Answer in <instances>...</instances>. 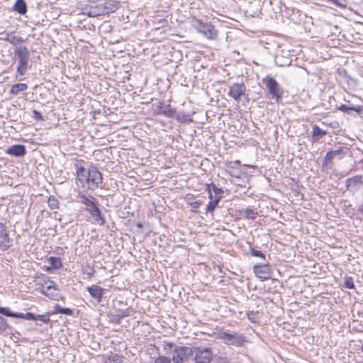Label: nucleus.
Masks as SVG:
<instances>
[{"mask_svg":"<svg viewBox=\"0 0 363 363\" xmlns=\"http://www.w3.org/2000/svg\"><path fill=\"white\" fill-rule=\"evenodd\" d=\"M86 290L89 293L90 296L98 303H100L102 301L103 295L105 291L104 289L99 286L93 284L90 286H87Z\"/></svg>","mask_w":363,"mask_h":363,"instance_id":"obj_14","label":"nucleus"},{"mask_svg":"<svg viewBox=\"0 0 363 363\" xmlns=\"http://www.w3.org/2000/svg\"><path fill=\"white\" fill-rule=\"evenodd\" d=\"M35 320H40L44 323H48L50 322V318L48 314L45 315H35Z\"/></svg>","mask_w":363,"mask_h":363,"instance_id":"obj_39","label":"nucleus"},{"mask_svg":"<svg viewBox=\"0 0 363 363\" xmlns=\"http://www.w3.org/2000/svg\"><path fill=\"white\" fill-rule=\"evenodd\" d=\"M133 309L131 308H127L125 309H120L117 311V313L113 315V322L119 324L122 318L128 317L131 315Z\"/></svg>","mask_w":363,"mask_h":363,"instance_id":"obj_19","label":"nucleus"},{"mask_svg":"<svg viewBox=\"0 0 363 363\" xmlns=\"http://www.w3.org/2000/svg\"><path fill=\"white\" fill-rule=\"evenodd\" d=\"M337 109L349 113L350 111H354L357 112L358 114H360L363 112V106H347L346 104H341L340 106L337 107Z\"/></svg>","mask_w":363,"mask_h":363,"instance_id":"obj_20","label":"nucleus"},{"mask_svg":"<svg viewBox=\"0 0 363 363\" xmlns=\"http://www.w3.org/2000/svg\"><path fill=\"white\" fill-rule=\"evenodd\" d=\"M54 314H63L67 315H72L73 310L69 308H63L59 304H55L54 306Z\"/></svg>","mask_w":363,"mask_h":363,"instance_id":"obj_26","label":"nucleus"},{"mask_svg":"<svg viewBox=\"0 0 363 363\" xmlns=\"http://www.w3.org/2000/svg\"><path fill=\"white\" fill-rule=\"evenodd\" d=\"M82 272L84 274L87 276L88 279H91L95 273V269H94L93 267L87 264L86 267L83 268Z\"/></svg>","mask_w":363,"mask_h":363,"instance_id":"obj_36","label":"nucleus"},{"mask_svg":"<svg viewBox=\"0 0 363 363\" xmlns=\"http://www.w3.org/2000/svg\"><path fill=\"white\" fill-rule=\"evenodd\" d=\"M57 291V285L56 284L50 279L48 277H44L43 284L39 288V291L41 294H45V292H48V291Z\"/></svg>","mask_w":363,"mask_h":363,"instance_id":"obj_18","label":"nucleus"},{"mask_svg":"<svg viewBox=\"0 0 363 363\" xmlns=\"http://www.w3.org/2000/svg\"><path fill=\"white\" fill-rule=\"evenodd\" d=\"M14 318L25 319V313L16 312Z\"/></svg>","mask_w":363,"mask_h":363,"instance_id":"obj_47","label":"nucleus"},{"mask_svg":"<svg viewBox=\"0 0 363 363\" xmlns=\"http://www.w3.org/2000/svg\"><path fill=\"white\" fill-rule=\"evenodd\" d=\"M201 204V201H195L189 203V205L191 206V207L192 208V211L195 212V213L197 212Z\"/></svg>","mask_w":363,"mask_h":363,"instance_id":"obj_43","label":"nucleus"},{"mask_svg":"<svg viewBox=\"0 0 363 363\" xmlns=\"http://www.w3.org/2000/svg\"><path fill=\"white\" fill-rule=\"evenodd\" d=\"M30 54L26 46H18L14 49V57L18 61L16 67V72L23 76L26 74L27 70L30 67L29 65Z\"/></svg>","mask_w":363,"mask_h":363,"instance_id":"obj_3","label":"nucleus"},{"mask_svg":"<svg viewBox=\"0 0 363 363\" xmlns=\"http://www.w3.org/2000/svg\"><path fill=\"white\" fill-rule=\"evenodd\" d=\"M345 287L348 289H353L354 288V284L352 277H347V276H346L345 277Z\"/></svg>","mask_w":363,"mask_h":363,"instance_id":"obj_38","label":"nucleus"},{"mask_svg":"<svg viewBox=\"0 0 363 363\" xmlns=\"http://www.w3.org/2000/svg\"><path fill=\"white\" fill-rule=\"evenodd\" d=\"M167 353L169 351L172 352V359L174 363H192L194 356V347H179L173 342H167L164 347Z\"/></svg>","mask_w":363,"mask_h":363,"instance_id":"obj_1","label":"nucleus"},{"mask_svg":"<svg viewBox=\"0 0 363 363\" xmlns=\"http://www.w3.org/2000/svg\"><path fill=\"white\" fill-rule=\"evenodd\" d=\"M86 184L90 190L99 188L103 182L102 174L95 167H91L87 170Z\"/></svg>","mask_w":363,"mask_h":363,"instance_id":"obj_7","label":"nucleus"},{"mask_svg":"<svg viewBox=\"0 0 363 363\" xmlns=\"http://www.w3.org/2000/svg\"><path fill=\"white\" fill-rule=\"evenodd\" d=\"M16 312H13L8 307H0V314L14 318Z\"/></svg>","mask_w":363,"mask_h":363,"instance_id":"obj_37","label":"nucleus"},{"mask_svg":"<svg viewBox=\"0 0 363 363\" xmlns=\"http://www.w3.org/2000/svg\"><path fill=\"white\" fill-rule=\"evenodd\" d=\"M174 118L180 123H191L193 121L190 118V115L184 111H179L178 113L175 111Z\"/></svg>","mask_w":363,"mask_h":363,"instance_id":"obj_24","label":"nucleus"},{"mask_svg":"<svg viewBox=\"0 0 363 363\" xmlns=\"http://www.w3.org/2000/svg\"><path fill=\"white\" fill-rule=\"evenodd\" d=\"M100 13H94V16H97V15H99Z\"/></svg>","mask_w":363,"mask_h":363,"instance_id":"obj_50","label":"nucleus"},{"mask_svg":"<svg viewBox=\"0 0 363 363\" xmlns=\"http://www.w3.org/2000/svg\"><path fill=\"white\" fill-rule=\"evenodd\" d=\"M9 325L6 323V320L1 315H0V333L6 331Z\"/></svg>","mask_w":363,"mask_h":363,"instance_id":"obj_41","label":"nucleus"},{"mask_svg":"<svg viewBox=\"0 0 363 363\" xmlns=\"http://www.w3.org/2000/svg\"><path fill=\"white\" fill-rule=\"evenodd\" d=\"M361 351L363 352V345L361 347Z\"/></svg>","mask_w":363,"mask_h":363,"instance_id":"obj_49","label":"nucleus"},{"mask_svg":"<svg viewBox=\"0 0 363 363\" xmlns=\"http://www.w3.org/2000/svg\"><path fill=\"white\" fill-rule=\"evenodd\" d=\"M155 363H171V359L165 356H160L155 360Z\"/></svg>","mask_w":363,"mask_h":363,"instance_id":"obj_42","label":"nucleus"},{"mask_svg":"<svg viewBox=\"0 0 363 363\" xmlns=\"http://www.w3.org/2000/svg\"><path fill=\"white\" fill-rule=\"evenodd\" d=\"M194 27L199 33L209 40H215L217 38L218 30L211 23H203L196 21L194 23Z\"/></svg>","mask_w":363,"mask_h":363,"instance_id":"obj_6","label":"nucleus"},{"mask_svg":"<svg viewBox=\"0 0 363 363\" xmlns=\"http://www.w3.org/2000/svg\"><path fill=\"white\" fill-rule=\"evenodd\" d=\"M2 37L1 39L7 41L11 45L18 47L17 45L24 42V39L22 37L15 35L13 32L10 33H1Z\"/></svg>","mask_w":363,"mask_h":363,"instance_id":"obj_16","label":"nucleus"},{"mask_svg":"<svg viewBox=\"0 0 363 363\" xmlns=\"http://www.w3.org/2000/svg\"><path fill=\"white\" fill-rule=\"evenodd\" d=\"M25 320H35V314L30 312L25 313Z\"/></svg>","mask_w":363,"mask_h":363,"instance_id":"obj_46","label":"nucleus"},{"mask_svg":"<svg viewBox=\"0 0 363 363\" xmlns=\"http://www.w3.org/2000/svg\"><path fill=\"white\" fill-rule=\"evenodd\" d=\"M101 7V12L104 14L115 12L118 8V2L113 0H104L99 4Z\"/></svg>","mask_w":363,"mask_h":363,"instance_id":"obj_13","label":"nucleus"},{"mask_svg":"<svg viewBox=\"0 0 363 363\" xmlns=\"http://www.w3.org/2000/svg\"><path fill=\"white\" fill-rule=\"evenodd\" d=\"M218 338L225 345L237 347L243 346L247 342L246 337L244 335L230 330L219 333Z\"/></svg>","mask_w":363,"mask_h":363,"instance_id":"obj_4","label":"nucleus"},{"mask_svg":"<svg viewBox=\"0 0 363 363\" xmlns=\"http://www.w3.org/2000/svg\"><path fill=\"white\" fill-rule=\"evenodd\" d=\"M208 193L209 201H213V199H216V196L214 194H213L212 192L208 191Z\"/></svg>","mask_w":363,"mask_h":363,"instance_id":"obj_48","label":"nucleus"},{"mask_svg":"<svg viewBox=\"0 0 363 363\" xmlns=\"http://www.w3.org/2000/svg\"><path fill=\"white\" fill-rule=\"evenodd\" d=\"M87 170L82 166H77V175L81 183L86 182L87 179Z\"/></svg>","mask_w":363,"mask_h":363,"instance_id":"obj_29","label":"nucleus"},{"mask_svg":"<svg viewBox=\"0 0 363 363\" xmlns=\"http://www.w3.org/2000/svg\"><path fill=\"white\" fill-rule=\"evenodd\" d=\"M240 215L248 219H255L257 215V212L251 208H246L240 211Z\"/></svg>","mask_w":363,"mask_h":363,"instance_id":"obj_28","label":"nucleus"},{"mask_svg":"<svg viewBox=\"0 0 363 363\" xmlns=\"http://www.w3.org/2000/svg\"><path fill=\"white\" fill-rule=\"evenodd\" d=\"M157 115L164 116L167 118H173L175 116V108H172L169 104L159 102L155 109Z\"/></svg>","mask_w":363,"mask_h":363,"instance_id":"obj_11","label":"nucleus"},{"mask_svg":"<svg viewBox=\"0 0 363 363\" xmlns=\"http://www.w3.org/2000/svg\"><path fill=\"white\" fill-rule=\"evenodd\" d=\"M328 1L341 9H345L347 6L346 4L340 3L338 0H328Z\"/></svg>","mask_w":363,"mask_h":363,"instance_id":"obj_45","label":"nucleus"},{"mask_svg":"<svg viewBox=\"0 0 363 363\" xmlns=\"http://www.w3.org/2000/svg\"><path fill=\"white\" fill-rule=\"evenodd\" d=\"M79 201L85 206V210L89 213L96 222L99 225H104V218L99 208L97 199L91 195L86 196L79 194L77 196Z\"/></svg>","mask_w":363,"mask_h":363,"instance_id":"obj_2","label":"nucleus"},{"mask_svg":"<svg viewBox=\"0 0 363 363\" xmlns=\"http://www.w3.org/2000/svg\"><path fill=\"white\" fill-rule=\"evenodd\" d=\"M12 245V239H11L7 233L6 227L2 223H0V249L6 250Z\"/></svg>","mask_w":363,"mask_h":363,"instance_id":"obj_12","label":"nucleus"},{"mask_svg":"<svg viewBox=\"0 0 363 363\" xmlns=\"http://www.w3.org/2000/svg\"><path fill=\"white\" fill-rule=\"evenodd\" d=\"M206 190L207 191L212 192L213 194L216 196V198L222 199L223 197V190L220 188H218L213 183L207 184Z\"/></svg>","mask_w":363,"mask_h":363,"instance_id":"obj_23","label":"nucleus"},{"mask_svg":"<svg viewBox=\"0 0 363 363\" xmlns=\"http://www.w3.org/2000/svg\"><path fill=\"white\" fill-rule=\"evenodd\" d=\"M332 152L335 157H337L338 160H341L348 154L349 148L344 146H339L336 150H332Z\"/></svg>","mask_w":363,"mask_h":363,"instance_id":"obj_25","label":"nucleus"},{"mask_svg":"<svg viewBox=\"0 0 363 363\" xmlns=\"http://www.w3.org/2000/svg\"><path fill=\"white\" fill-rule=\"evenodd\" d=\"M33 118L38 121L43 120L41 113L35 109L33 111Z\"/></svg>","mask_w":363,"mask_h":363,"instance_id":"obj_44","label":"nucleus"},{"mask_svg":"<svg viewBox=\"0 0 363 363\" xmlns=\"http://www.w3.org/2000/svg\"><path fill=\"white\" fill-rule=\"evenodd\" d=\"M212 359V352L209 348H199L194 347V356L192 363H210Z\"/></svg>","mask_w":363,"mask_h":363,"instance_id":"obj_8","label":"nucleus"},{"mask_svg":"<svg viewBox=\"0 0 363 363\" xmlns=\"http://www.w3.org/2000/svg\"><path fill=\"white\" fill-rule=\"evenodd\" d=\"M48 206L50 209H57L59 208V202L58 200L54 196H50L48 201Z\"/></svg>","mask_w":363,"mask_h":363,"instance_id":"obj_34","label":"nucleus"},{"mask_svg":"<svg viewBox=\"0 0 363 363\" xmlns=\"http://www.w3.org/2000/svg\"><path fill=\"white\" fill-rule=\"evenodd\" d=\"M220 199H221L216 198L213 199V201H208V204L206 205V211L207 213H212L217 207V206L218 205V203L220 202Z\"/></svg>","mask_w":363,"mask_h":363,"instance_id":"obj_32","label":"nucleus"},{"mask_svg":"<svg viewBox=\"0 0 363 363\" xmlns=\"http://www.w3.org/2000/svg\"><path fill=\"white\" fill-rule=\"evenodd\" d=\"M48 262L52 267L55 269H60L63 267L62 260L60 257H50Z\"/></svg>","mask_w":363,"mask_h":363,"instance_id":"obj_30","label":"nucleus"},{"mask_svg":"<svg viewBox=\"0 0 363 363\" xmlns=\"http://www.w3.org/2000/svg\"><path fill=\"white\" fill-rule=\"evenodd\" d=\"M362 185H363V177L362 175H356L346 180V187L347 189L350 188L359 189Z\"/></svg>","mask_w":363,"mask_h":363,"instance_id":"obj_17","label":"nucleus"},{"mask_svg":"<svg viewBox=\"0 0 363 363\" xmlns=\"http://www.w3.org/2000/svg\"><path fill=\"white\" fill-rule=\"evenodd\" d=\"M13 10L21 15L27 12V4L24 0H16L13 5Z\"/></svg>","mask_w":363,"mask_h":363,"instance_id":"obj_22","label":"nucleus"},{"mask_svg":"<svg viewBox=\"0 0 363 363\" xmlns=\"http://www.w3.org/2000/svg\"><path fill=\"white\" fill-rule=\"evenodd\" d=\"M27 88H28V86L26 84H24V83L15 84L11 86L9 93L13 95H16L20 91H23L26 90Z\"/></svg>","mask_w":363,"mask_h":363,"instance_id":"obj_27","label":"nucleus"},{"mask_svg":"<svg viewBox=\"0 0 363 363\" xmlns=\"http://www.w3.org/2000/svg\"><path fill=\"white\" fill-rule=\"evenodd\" d=\"M43 294L48 296L49 298L55 300V301H58V300L62 298L61 294L60 293L57 292V291H54V290L48 291V292H45V294Z\"/></svg>","mask_w":363,"mask_h":363,"instance_id":"obj_33","label":"nucleus"},{"mask_svg":"<svg viewBox=\"0 0 363 363\" xmlns=\"http://www.w3.org/2000/svg\"><path fill=\"white\" fill-rule=\"evenodd\" d=\"M246 86L243 83H234L229 87L228 95L234 100L239 101L245 95Z\"/></svg>","mask_w":363,"mask_h":363,"instance_id":"obj_9","label":"nucleus"},{"mask_svg":"<svg viewBox=\"0 0 363 363\" xmlns=\"http://www.w3.org/2000/svg\"><path fill=\"white\" fill-rule=\"evenodd\" d=\"M262 82L265 84L272 98L274 99L277 102H279L282 99L284 91L277 80L272 77L267 76L262 79Z\"/></svg>","mask_w":363,"mask_h":363,"instance_id":"obj_5","label":"nucleus"},{"mask_svg":"<svg viewBox=\"0 0 363 363\" xmlns=\"http://www.w3.org/2000/svg\"><path fill=\"white\" fill-rule=\"evenodd\" d=\"M250 254L252 257H260L263 259H265V255L262 253L261 251L255 250L254 248H250Z\"/></svg>","mask_w":363,"mask_h":363,"instance_id":"obj_40","label":"nucleus"},{"mask_svg":"<svg viewBox=\"0 0 363 363\" xmlns=\"http://www.w3.org/2000/svg\"><path fill=\"white\" fill-rule=\"evenodd\" d=\"M312 130V141L315 142L320 138L325 135L328 133L325 130H322L318 125H313Z\"/></svg>","mask_w":363,"mask_h":363,"instance_id":"obj_21","label":"nucleus"},{"mask_svg":"<svg viewBox=\"0 0 363 363\" xmlns=\"http://www.w3.org/2000/svg\"><path fill=\"white\" fill-rule=\"evenodd\" d=\"M335 158L333 153L332 152V150H329L323 160V165L328 166L330 164L333 162V160Z\"/></svg>","mask_w":363,"mask_h":363,"instance_id":"obj_35","label":"nucleus"},{"mask_svg":"<svg viewBox=\"0 0 363 363\" xmlns=\"http://www.w3.org/2000/svg\"><path fill=\"white\" fill-rule=\"evenodd\" d=\"M271 266L269 263L258 264L253 267V272L255 275L262 280L268 279L272 274Z\"/></svg>","mask_w":363,"mask_h":363,"instance_id":"obj_10","label":"nucleus"},{"mask_svg":"<svg viewBox=\"0 0 363 363\" xmlns=\"http://www.w3.org/2000/svg\"><path fill=\"white\" fill-rule=\"evenodd\" d=\"M5 152L9 155L21 157L26 155V149L23 145H13L9 147Z\"/></svg>","mask_w":363,"mask_h":363,"instance_id":"obj_15","label":"nucleus"},{"mask_svg":"<svg viewBox=\"0 0 363 363\" xmlns=\"http://www.w3.org/2000/svg\"><path fill=\"white\" fill-rule=\"evenodd\" d=\"M123 360L118 354L111 353L109 356H108L105 360L104 363H122Z\"/></svg>","mask_w":363,"mask_h":363,"instance_id":"obj_31","label":"nucleus"}]
</instances>
